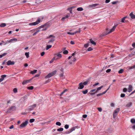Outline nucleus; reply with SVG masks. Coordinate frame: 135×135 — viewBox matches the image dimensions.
I'll return each instance as SVG.
<instances>
[{
    "label": "nucleus",
    "mask_w": 135,
    "mask_h": 135,
    "mask_svg": "<svg viewBox=\"0 0 135 135\" xmlns=\"http://www.w3.org/2000/svg\"><path fill=\"white\" fill-rule=\"evenodd\" d=\"M50 25V23L48 22L45 23V24L37 28L38 29H40L41 28H43L41 30V31H45L46 30L47 28L49 27Z\"/></svg>",
    "instance_id": "obj_1"
},
{
    "label": "nucleus",
    "mask_w": 135,
    "mask_h": 135,
    "mask_svg": "<svg viewBox=\"0 0 135 135\" xmlns=\"http://www.w3.org/2000/svg\"><path fill=\"white\" fill-rule=\"evenodd\" d=\"M117 24L116 25H114L113 27L110 29V31L108 32H103V33L102 34H101L100 35V37H102L103 36H104L107 35L108 34L110 33H111V32H113V31L115 29V28L117 26Z\"/></svg>",
    "instance_id": "obj_2"
},
{
    "label": "nucleus",
    "mask_w": 135,
    "mask_h": 135,
    "mask_svg": "<svg viewBox=\"0 0 135 135\" xmlns=\"http://www.w3.org/2000/svg\"><path fill=\"white\" fill-rule=\"evenodd\" d=\"M57 73L56 70H54V71L49 73L47 75H46L45 78L46 79L50 78L52 76L55 75Z\"/></svg>",
    "instance_id": "obj_3"
},
{
    "label": "nucleus",
    "mask_w": 135,
    "mask_h": 135,
    "mask_svg": "<svg viewBox=\"0 0 135 135\" xmlns=\"http://www.w3.org/2000/svg\"><path fill=\"white\" fill-rule=\"evenodd\" d=\"M41 21V19L38 18L35 22L30 23L29 25L30 26H35L38 24Z\"/></svg>",
    "instance_id": "obj_4"
},
{
    "label": "nucleus",
    "mask_w": 135,
    "mask_h": 135,
    "mask_svg": "<svg viewBox=\"0 0 135 135\" xmlns=\"http://www.w3.org/2000/svg\"><path fill=\"white\" fill-rule=\"evenodd\" d=\"M119 110L120 109L119 108H117L115 110L113 114V116L114 118L116 117L118 114V113L119 112Z\"/></svg>",
    "instance_id": "obj_5"
},
{
    "label": "nucleus",
    "mask_w": 135,
    "mask_h": 135,
    "mask_svg": "<svg viewBox=\"0 0 135 135\" xmlns=\"http://www.w3.org/2000/svg\"><path fill=\"white\" fill-rule=\"evenodd\" d=\"M36 106V104H35L32 105L28 107V108L27 109L28 111H31L33 110Z\"/></svg>",
    "instance_id": "obj_6"
},
{
    "label": "nucleus",
    "mask_w": 135,
    "mask_h": 135,
    "mask_svg": "<svg viewBox=\"0 0 135 135\" xmlns=\"http://www.w3.org/2000/svg\"><path fill=\"white\" fill-rule=\"evenodd\" d=\"M76 127H72L70 129H69V131H67L65 132V134H68L71 132H72L73 131L75 130V129L76 128Z\"/></svg>",
    "instance_id": "obj_7"
},
{
    "label": "nucleus",
    "mask_w": 135,
    "mask_h": 135,
    "mask_svg": "<svg viewBox=\"0 0 135 135\" xmlns=\"http://www.w3.org/2000/svg\"><path fill=\"white\" fill-rule=\"evenodd\" d=\"M28 121L27 120H26L24 122H23L20 126V127H25L27 124Z\"/></svg>",
    "instance_id": "obj_8"
},
{
    "label": "nucleus",
    "mask_w": 135,
    "mask_h": 135,
    "mask_svg": "<svg viewBox=\"0 0 135 135\" xmlns=\"http://www.w3.org/2000/svg\"><path fill=\"white\" fill-rule=\"evenodd\" d=\"M15 64V62L14 61H11L10 60H9L7 62V65H13Z\"/></svg>",
    "instance_id": "obj_9"
},
{
    "label": "nucleus",
    "mask_w": 135,
    "mask_h": 135,
    "mask_svg": "<svg viewBox=\"0 0 135 135\" xmlns=\"http://www.w3.org/2000/svg\"><path fill=\"white\" fill-rule=\"evenodd\" d=\"M33 79V78H32L30 79L27 80H24L23 81V82L22 83V84L23 85H24L27 83H28L30 82V81L32 80Z\"/></svg>",
    "instance_id": "obj_10"
},
{
    "label": "nucleus",
    "mask_w": 135,
    "mask_h": 135,
    "mask_svg": "<svg viewBox=\"0 0 135 135\" xmlns=\"http://www.w3.org/2000/svg\"><path fill=\"white\" fill-rule=\"evenodd\" d=\"M84 87V85L83 84L82 82L80 83L79 84V86L78 87V89H83Z\"/></svg>",
    "instance_id": "obj_11"
},
{
    "label": "nucleus",
    "mask_w": 135,
    "mask_h": 135,
    "mask_svg": "<svg viewBox=\"0 0 135 135\" xmlns=\"http://www.w3.org/2000/svg\"><path fill=\"white\" fill-rule=\"evenodd\" d=\"M17 39L16 38H12L10 40L7 41L6 43L4 44V45H6V44L12 42L13 41H17Z\"/></svg>",
    "instance_id": "obj_12"
},
{
    "label": "nucleus",
    "mask_w": 135,
    "mask_h": 135,
    "mask_svg": "<svg viewBox=\"0 0 135 135\" xmlns=\"http://www.w3.org/2000/svg\"><path fill=\"white\" fill-rule=\"evenodd\" d=\"M16 107L15 106L11 107L8 109L11 111H12L15 110Z\"/></svg>",
    "instance_id": "obj_13"
},
{
    "label": "nucleus",
    "mask_w": 135,
    "mask_h": 135,
    "mask_svg": "<svg viewBox=\"0 0 135 135\" xmlns=\"http://www.w3.org/2000/svg\"><path fill=\"white\" fill-rule=\"evenodd\" d=\"M55 37H54L53 38H52L48 42V43H50L51 42H54L55 40Z\"/></svg>",
    "instance_id": "obj_14"
},
{
    "label": "nucleus",
    "mask_w": 135,
    "mask_h": 135,
    "mask_svg": "<svg viewBox=\"0 0 135 135\" xmlns=\"http://www.w3.org/2000/svg\"><path fill=\"white\" fill-rule=\"evenodd\" d=\"M132 104V103L131 102H129L126 105V107L127 108L130 107L131 106Z\"/></svg>",
    "instance_id": "obj_15"
},
{
    "label": "nucleus",
    "mask_w": 135,
    "mask_h": 135,
    "mask_svg": "<svg viewBox=\"0 0 135 135\" xmlns=\"http://www.w3.org/2000/svg\"><path fill=\"white\" fill-rule=\"evenodd\" d=\"M129 15L132 19L135 18V15H134L132 12Z\"/></svg>",
    "instance_id": "obj_16"
},
{
    "label": "nucleus",
    "mask_w": 135,
    "mask_h": 135,
    "mask_svg": "<svg viewBox=\"0 0 135 135\" xmlns=\"http://www.w3.org/2000/svg\"><path fill=\"white\" fill-rule=\"evenodd\" d=\"M128 89V92L129 93L130 92L132 91V86L131 85H129Z\"/></svg>",
    "instance_id": "obj_17"
},
{
    "label": "nucleus",
    "mask_w": 135,
    "mask_h": 135,
    "mask_svg": "<svg viewBox=\"0 0 135 135\" xmlns=\"http://www.w3.org/2000/svg\"><path fill=\"white\" fill-rule=\"evenodd\" d=\"M99 4H95L90 5L89 6L91 7H94L98 5Z\"/></svg>",
    "instance_id": "obj_18"
},
{
    "label": "nucleus",
    "mask_w": 135,
    "mask_h": 135,
    "mask_svg": "<svg viewBox=\"0 0 135 135\" xmlns=\"http://www.w3.org/2000/svg\"><path fill=\"white\" fill-rule=\"evenodd\" d=\"M90 41L91 44H93L94 45H95L96 44V43L92 39H90Z\"/></svg>",
    "instance_id": "obj_19"
},
{
    "label": "nucleus",
    "mask_w": 135,
    "mask_h": 135,
    "mask_svg": "<svg viewBox=\"0 0 135 135\" xmlns=\"http://www.w3.org/2000/svg\"><path fill=\"white\" fill-rule=\"evenodd\" d=\"M37 71V70H34L33 71H31L30 73L32 74H33L36 73Z\"/></svg>",
    "instance_id": "obj_20"
},
{
    "label": "nucleus",
    "mask_w": 135,
    "mask_h": 135,
    "mask_svg": "<svg viewBox=\"0 0 135 135\" xmlns=\"http://www.w3.org/2000/svg\"><path fill=\"white\" fill-rule=\"evenodd\" d=\"M69 17L68 15H66L65 17H64L62 18L61 19V20L62 21H64L65 19H66Z\"/></svg>",
    "instance_id": "obj_21"
},
{
    "label": "nucleus",
    "mask_w": 135,
    "mask_h": 135,
    "mask_svg": "<svg viewBox=\"0 0 135 135\" xmlns=\"http://www.w3.org/2000/svg\"><path fill=\"white\" fill-rule=\"evenodd\" d=\"M82 93H83V94H86L88 92V90L87 89H86L85 90L82 91Z\"/></svg>",
    "instance_id": "obj_22"
},
{
    "label": "nucleus",
    "mask_w": 135,
    "mask_h": 135,
    "mask_svg": "<svg viewBox=\"0 0 135 135\" xmlns=\"http://www.w3.org/2000/svg\"><path fill=\"white\" fill-rule=\"evenodd\" d=\"M7 54V53H4L1 55H0V58H1L3 56H5Z\"/></svg>",
    "instance_id": "obj_23"
},
{
    "label": "nucleus",
    "mask_w": 135,
    "mask_h": 135,
    "mask_svg": "<svg viewBox=\"0 0 135 135\" xmlns=\"http://www.w3.org/2000/svg\"><path fill=\"white\" fill-rule=\"evenodd\" d=\"M56 57V56H55L50 61V63H52L53 62V61H54V60H55V59L56 60H57L58 59L57 58L55 59Z\"/></svg>",
    "instance_id": "obj_24"
},
{
    "label": "nucleus",
    "mask_w": 135,
    "mask_h": 135,
    "mask_svg": "<svg viewBox=\"0 0 135 135\" xmlns=\"http://www.w3.org/2000/svg\"><path fill=\"white\" fill-rule=\"evenodd\" d=\"M6 25V24L5 23H1L0 25V26L1 27H4Z\"/></svg>",
    "instance_id": "obj_25"
},
{
    "label": "nucleus",
    "mask_w": 135,
    "mask_h": 135,
    "mask_svg": "<svg viewBox=\"0 0 135 135\" xmlns=\"http://www.w3.org/2000/svg\"><path fill=\"white\" fill-rule=\"evenodd\" d=\"M52 47V45H47L46 46V50H48L50 48H51Z\"/></svg>",
    "instance_id": "obj_26"
},
{
    "label": "nucleus",
    "mask_w": 135,
    "mask_h": 135,
    "mask_svg": "<svg viewBox=\"0 0 135 135\" xmlns=\"http://www.w3.org/2000/svg\"><path fill=\"white\" fill-rule=\"evenodd\" d=\"M83 9L82 7H79L77 8V10L78 11H83Z\"/></svg>",
    "instance_id": "obj_27"
},
{
    "label": "nucleus",
    "mask_w": 135,
    "mask_h": 135,
    "mask_svg": "<svg viewBox=\"0 0 135 135\" xmlns=\"http://www.w3.org/2000/svg\"><path fill=\"white\" fill-rule=\"evenodd\" d=\"M89 81L88 80H86L85 81H84L83 83V85H86L88 84V83L89 82Z\"/></svg>",
    "instance_id": "obj_28"
},
{
    "label": "nucleus",
    "mask_w": 135,
    "mask_h": 135,
    "mask_svg": "<svg viewBox=\"0 0 135 135\" xmlns=\"http://www.w3.org/2000/svg\"><path fill=\"white\" fill-rule=\"evenodd\" d=\"M29 52H26L25 54V55L26 56V57L27 58H28L29 57Z\"/></svg>",
    "instance_id": "obj_29"
},
{
    "label": "nucleus",
    "mask_w": 135,
    "mask_h": 135,
    "mask_svg": "<svg viewBox=\"0 0 135 135\" xmlns=\"http://www.w3.org/2000/svg\"><path fill=\"white\" fill-rule=\"evenodd\" d=\"M7 76V75H2L1 76V78L2 79H3V80L5 78H6Z\"/></svg>",
    "instance_id": "obj_30"
},
{
    "label": "nucleus",
    "mask_w": 135,
    "mask_h": 135,
    "mask_svg": "<svg viewBox=\"0 0 135 135\" xmlns=\"http://www.w3.org/2000/svg\"><path fill=\"white\" fill-rule=\"evenodd\" d=\"M131 122L132 123H135V119L134 118H132L131 120Z\"/></svg>",
    "instance_id": "obj_31"
},
{
    "label": "nucleus",
    "mask_w": 135,
    "mask_h": 135,
    "mask_svg": "<svg viewBox=\"0 0 135 135\" xmlns=\"http://www.w3.org/2000/svg\"><path fill=\"white\" fill-rule=\"evenodd\" d=\"M57 130L58 131H62L63 130V128H60L57 129Z\"/></svg>",
    "instance_id": "obj_32"
},
{
    "label": "nucleus",
    "mask_w": 135,
    "mask_h": 135,
    "mask_svg": "<svg viewBox=\"0 0 135 135\" xmlns=\"http://www.w3.org/2000/svg\"><path fill=\"white\" fill-rule=\"evenodd\" d=\"M27 89L30 90H32L33 89V87L32 86H28L27 87Z\"/></svg>",
    "instance_id": "obj_33"
},
{
    "label": "nucleus",
    "mask_w": 135,
    "mask_h": 135,
    "mask_svg": "<svg viewBox=\"0 0 135 135\" xmlns=\"http://www.w3.org/2000/svg\"><path fill=\"white\" fill-rule=\"evenodd\" d=\"M68 53V51L67 50H65L63 52V53L64 54H67Z\"/></svg>",
    "instance_id": "obj_34"
},
{
    "label": "nucleus",
    "mask_w": 135,
    "mask_h": 135,
    "mask_svg": "<svg viewBox=\"0 0 135 135\" xmlns=\"http://www.w3.org/2000/svg\"><path fill=\"white\" fill-rule=\"evenodd\" d=\"M56 125L59 126H60L61 125V123L60 122H57L56 123Z\"/></svg>",
    "instance_id": "obj_35"
},
{
    "label": "nucleus",
    "mask_w": 135,
    "mask_h": 135,
    "mask_svg": "<svg viewBox=\"0 0 135 135\" xmlns=\"http://www.w3.org/2000/svg\"><path fill=\"white\" fill-rule=\"evenodd\" d=\"M127 17H124L122 19L121 22H124V21L125 20V19Z\"/></svg>",
    "instance_id": "obj_36"
},
{
    "label": "nucleus",
    "mask_w": 135,
    "mask_h": 135,
    "mask_svg": "<svg viewBox=\"0 0 135 135\" xmlns=\"http://www.w3.org/2000/svg\"><path fill=\"white\" fill-rule=\"evenodd\" d=\"M35 120V119H30V122L31 123H32Z\"/></svg>",
    "instance_id": "obj_37"
},
{
    "label": "nucleus",
    "mask_w": 135,
    "mask_h": 135,
    "mask_svg": "<svg viewBox=\"0 0 135 135\" xmlns=\"http://www.w3.org/2000/svg\"><path fill=\"white\" fill-rule=\"evenodd\" d=\"M13 91L14 93H16L17 92V89L16 88H14L13 89Z\"/></svg>",
    "instance_id": "obj_38"
},
{
    "label": "nucleus",
    "mask_w": 135,
    "mask_h": 135,
    "mask_svg": "<svg viewBox=\"0 0 135 135\" xmlns=\"http://www.w3.org/2000/svg\"><path fill=\"white\" fill-rule=\"evenodd\" d=\"M56 57H58L59 58H61L62 57L61 55L60 54H59L56 55V56H55Z\"/></svg>",
    "instance_id": "obj_39"
},
{
    "label": "nucleus",
    "mask_w": 135,
    "mask_h": 135,
    "mask_svg": "<svg viewBox=\"0 0 135 135\" xmlns=\"http://www.w3.org/2000/svg\"><path fill=\"white\" fill-rule=\"evenodd\" d=\"M64 127L65 129H67L69 128V126L68 124H66L64 126Z\"/></svg>",
    "instance_id": "obj_40"
},
{
    "label": "nucleus",
    "mask_w": 135,
    "mask_h": 135,
    "mask_svg": "<svg viewBox=\"0 0 135 135\" xmlns=\"http://www.w3.org/2000/svg\"><path fill=\"white\" fill-rule=\"evenodd\" d=\"M123 69H121L118 71V72L119 74H121L123 73Z\"/></svg>",
    "instance_id": "obj_41"
},
{
    "label": "nucleus",
    "mask_w": 135,
    "mask_h": 135,
    "mask_svg": "<svg viewBox=\"0 0 135 135\" xmlns=\"http://www.w3.org/2000/svg\"><path fill=\"white\" fill-rule=\"evenodd\" d=\"M103 86H101L99 87L98 88H97V89L99 91V90H100L103 87Z\"/></svg>",
    "instance_id": "obj_42"
},
{
    "label": "nucleus",
    "mask_w": 135,
    "mask_h": 135,
    "mask_svg": "<svg viewBox=\"0 0 135 135\" xmlns=\"http://www.w3.org/2000/svg\"><path fill=\"white\" fill-rule=\"evenodd\" d=\"M67 33L69 35H74L75 34V33L74 32V33H71L70 32H67Z\"/></svg>",
    "instance_id": "obj_43"
},
{
    "label": "nucleus",
    "mask_w": 135,
    "mask_h": 135,
    "mask_svg": "<svg viewBox=\"0 0 135 135\" xmlns=\"http://www.w3.org/2000/svg\"><path fill=\"white\" fill-rule=\"evenodd\" d=\"M40 31L39 30H38L36 31L33 34V36H34L36 35L37 33Z\"/></svg>",
    "instance_id": "obj_44"
},
{
    "label": "nucleus",
    "mask_w": 135,
    "mask_h": 135,
    "mask_svg": "<svg viewBox=\"0 0 135 135\" xmlns=\"http://www.w3.org/2000/svg\"><path fill=\"white\" fill-rule=\"evenodd\" d=\"M89 44H87L84 45V46L85 48L89 46Z\"/></svg>",
    "instance_id": "obj_45"
},
{
    "label": "nucleus",
    "mask_w": 135,
    "mask_h": 135,
    "mask_svg": "<svg viewBox=\"0 0 135 135\" xmlns=\"http://www.w3.org/2000/svg\"><path fill=\"white\" fill-rule=\"evenodd\" d=\"M40 74H37L36 75H35V76L33 78H36V77H38L40 76Z\"/></svg>",
    "instance_id": "obj_46"
},
{
    "label": "nucleus",
    "mask_w": 135,
    "mask_h": 135,
    "mask_svg": "<svg viewBox=\"0 0 135 135\" xmlns=\"http://www.w3.org/2000/svg\"><path fill=\"white\" fill-rule=\"evenodd\" d=\"M125 96V94H121L120 95V97L122 98L124 97Z\"/></svg>",
    "instance_id": "obj_47"
},
{
    "label": "nucleus",
    "mask_w": 135,
    "mask_h": 135,
    "mask_svg": "<svg viewBox=\"0 0 135 135\" xmlns=\"http://www.w3.org/2000/svg\"><path fill=\"white\" fill-rule=\"evenodd\" d=\"M93 50V49L91 47H89L88 48V51H90L91 50Z\"/></svg>",
    "instance_id": "obj_48"
},
{
    "label": "nucleus",
    "mask_w": 135,
    "mask_h": 135,
    "mask_svg": "<svg viewBox=\"0 0 135 135\" xmlns=\"http://www.w3.org/2000/svg\"><path fill=\"white\" fill-rule=\"evenodd\" d=\"M118 2V1H114L112 2V3L113 4H116L117 2Z\"/></svg>",
    "instance_id": "obj_49"
},
{
    "label": "nucleus",
    "mask_w": 135,
    "mask_h": 135,
    "mask_svg": "<svg viewBox=\"0 0 135 135\" xmlns=\"http://www.w3.org/2000/svg\"><path fill=\"white\" fill-rule=\"evenodd\" d=\"M54 37H55V36H53L52 35H50L49 36L47 37V38H49L51 37L53 38Z\"/></svg>",
    "instance_id": "obj_50"
},
{
    "label": "nucleus",
    "mask_w": 135,
    "mask_h": 135,
    "mask_svg": "<svg viewBox=\"0 0 135 135\" xmlns=\"http://www.w3.org/2000/svg\"><path fill=\"white\" fill-rule=\"evenodd\" d=\"M97 109L100 112H101L102 110V108H98Z\"/></svg>",
    "instance_id": "obj_51"
},
{
    "label": "nucleus",
    "mask_w": 135,
    "mask_h": 135,
    "mask_svg": "<svg viewBox=\"0 0 135 135\" xmlns=\"http://www.w3.org/2000/svg\"><path fill=\"white\" fill-rule=\"evenodd\" d=\"M64 73H61L60 74V77H63V76Z\"/></svg>",
    "instance_id": "obj_52"
},
{
    "label": "nucleus",
    "mask_w": 135,
    "mask_h": 135,
    "mask_svg": "<svg viewBox=\"0 0 135 135\" xmlns=\"http://www.w3.org/2000/svg\"><path fill=\"white\" fill-rule=\"evenodd\" d=\"M45 54V52L44 51L42 52L41 54V56H43L44 55V54Z\"/></svg>",
    "instance_id": "obj_53"
},
{
    "label": "nucleus",
    "mask_w": 135,
    "mask_h": 135,
    "mask_svg": "<svg viewBox=\"0 0 135 135\" xmlns=\"http://www.w3.org/2000/svg\"><path fill=\"white\" fill-rule=\"evenodd\" d=\"M127 89L126 88H124L123 89V91L124 92H126L127 91Z\"/></svg>",
    "instance_id": "obj_54"
},
{
    "label": "nucleus",
    "mask_w": 135,
    "mask_h": 135,
    "mask_svg": "<svg viewBox=\"0 0 135 135\" xmlns=\"http://www.w3.org/2000/svg\"><path fill=\"white\" fill-rule=\"evenodd\" d=\"M76 59L75 57L73 58V60H72V61L73 62H74L76 61Z\"/></svg>",
    "instance_id": "obj_55"
},
{
    "label": "nucleus",
    "mask_w": 135,
    "mask_h": 135,
    "mask_svg": "<svg viewBox=\"0 0 135 135\" xmlns=\"http://www.w3.org/2000/svg\"><path fill=\"white\" fill-rule=\"evenodd\" d=\"M87 117V115L86 114H84L83 115V118H86Z\"/></svg>",
    "instance_id": "obj_56"
},
{
    "label": "nucleus",
    "mask_w": 135,
    "mask_h": 135,
    "mask_svg": "<svg viewBox=\"0 0 135 135\" xmlns=\"http://www.w3.org/2000/svg\"><path fill=\"white\" fill-rule=\"evenodd\" d=\"M110 71L111 69H108L106 70V72L107 73H108L110 72Z\"/></svg>",
    "instance_id": "obj_57"
},
{
    "label": "nucleus",
    "mask_w": 135,
    "mask_h": 135,
    "mask_svg": "<svg viewBox=\"0 0 135 135\" xmlns=\"http://www.w3.org/2000/svg\"><path fill=\"white\" fill-rule=\"evenodd\" d=\"M80 28L79 29V31H76L74 32L75 33H75H80Z\"/></svg>",
    "instance_id": "obj_58"
},
{
    "label": "nucleus",
    "mask_w": 135,
    "mask_h": 135,
    "mask_svg": "<svg viewBox=\"0 0 135 135\" xmlns=\"http://www.w3.org/2000/svg\"><path fill=\"white\" fill-rule=\"evenodd\" d=\"M110 0H106L105 3H108L110 2Z\"/></svg>",
    "instance_id": "obj_59"
},
{
    "label": "nucleus",
    "mask_w": 135,
    "mask_h": 135,
    "mask_svg": "<svg viewBox=\"0 0 135 135\" xmlns=\"http://www.w3.org/2000/svg\"><path fill=\"white\" fill-rule=\"evenodd\" d=\"M96 90V89H92V90H90V92L92 93V92H93L94 91H95Z\"/></svg>",
    "instance_id": "obj_60"
},
{
    "label": "nucleus",
    "mask_w": 135,
    "mask_h": 135,
    "mask_svg": "<svg viewBox=\"0 0 135 135\" xmlns=\"http://www.w3.org/2000/svg\"><path fill=\"white\" fill-rule=\"evenodd\" d=\"M102 95V93H101L98 94H97V97H99V96H100Z\"/></svg>",
    "instance_id": "obj_61"
},
{
    "label": "nucleus",
    "mask_w": 135,
    "mask_h": 135,
    "mask_svg": "<svg viewBox=\"0 0 135 135\" xmlns=\"http://www.w3.org/2000/svg\"><path fill=\"white\" fill-rule=\"evenodd\" d=\"M13 128H14L13 126V125H12L9 128L10 129H12Z\"/></svg>",
    "instance_id": "obj_62"
},
{
    "label": "nucleus",
    "mask_w": 135,
    "mask_h": 135,
    "mask_svg": "<svg viewBox=\"0 0 135 135\" xmlns=\"http://www.w3.org/2000/svg\"><path fill=\"white\" fill-rule=\"evenodd\" d=\"M135 68V64L133 66H131L130 68V69H133V68Z\"/></svg>",
    "instance_id": "obj_63"
},
{
    "label": "nucleus",
    "mask_w": 135,
    "mask_h": 135,
    "mask_svg": "<svg viewBox=\"0 0 135 135\" xmlns=\"http://www.w3.org/2000/svg\"><path fill=\"white\" fill-rule=\"evenodd\" d=\"M132 46L133 47H135V42L133 43L132 45Z\"/></svg>",
    "instance_id": "obj_64"
}]
</instances>
